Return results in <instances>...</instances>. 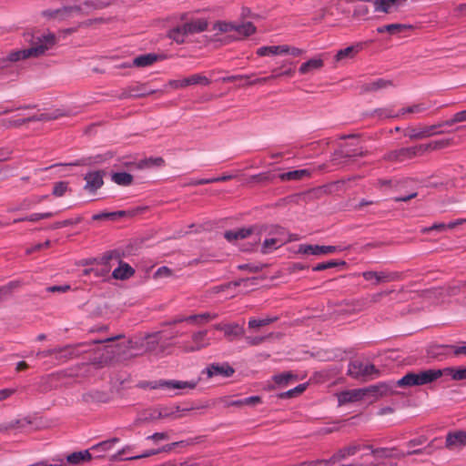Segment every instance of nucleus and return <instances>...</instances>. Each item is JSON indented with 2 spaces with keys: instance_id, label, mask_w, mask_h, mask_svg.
Here are the masks:
<instances>
[{
  "instance_id": "10",
  "label": "nucleus",
  "mask_w": 466,
  "mask_h": 466,
  "mask_svg": "<svg viewBox=\"0 0 466 466\" xmlns=\"http://www.w3.org/2000/svg\"><path fill=\"white\" fill-rule=\"evenodd\" d=\"M234 369L229 366L228 363L218 364L213 363L208 366L203 373H206L208 378H213L217 376H221L223 378H229L234 374Z\"/></svg>"
},
{
  "instance_id": "62",
  "label": "nucleus",
  "mask_w": 466,
  "mask_h": 466,
  "mask_svg": "<svg viewBox=\"0 0 466 466\" xmlns=\"http://www.w3.org/2000/svg\"><path fill=\"white\" fill-rule=\"evenodd\" d=\"M238 268L240 270H248L249 272H259L263 268V266L242 264V265H239L238 267Z\"/></svg>"
},
{
  "instance_id": "42",
  "label": "nucleus",
  "mask_w": 466,
  "mask_h": 466,
  "mask_svg": "<svg viewBox=\"0 0 466 466\" xmlns=\"http://www.w3.org/2000/svg\"><path fill=\"white\" fill-rule=\"evenodd\" d=\"M160 419H166V418H172L176 419L180 417L177 413L180 411V409L178 406L168 408V407H159L157 408Z\"/></svg>"
},
{
  "instance_id": "17",
  "label": "nucleus",
  "mask_w": 466,
  "mask_h": 466,
  "mask_svg": "<svg viewBox=\"0 0 466 466\" xmlns=\"http://www.w3.org/2000/svg\"><path fill=\"white\" fill-rule=\"evenodd\" d=\"M324 66V61L320 57H314L307 62L301 64L299 68V72L301 75L312 74L315 71L320 70Z\"/></svg>"
},
{
  "instance_id": "6",
  "label": "nucleus",
  "mask_w": 466,
  "mask_h": 466,
  "mask_svg": "<svg viewBox=\"0 0 466 466\" xmlns=\"http://www.w3.org/2000/svg\"><path fill=\"white\" fill-rule=\"evenodd\" d=\"M361 275L365 280L370 281L373 286L396 280L399 277L396 272L390 273L386 271L374 270L364 271Z\"/></svg>"
},
{
  "instance_id": "24",
  "label": "nucleus",
  "mask_w": 466,
  "mask_h": 466,
  "mask_svg": "<svg viewBox=\"0 0 466 466\" xmlns=\"http://www.w3.org/2000/svg\"><path fill=\"white\" fill-rule=\"evenodd\" d=\"M410 28V25L404 24H390L378 27L377 32L380 34L389 33L390 35H400Z\"/></svg>"
},
{
  "instance_id": "12",
  "label": "nucleus",
  "mask_w": 466,
  "mask_h": 466,
  "mask_svg": "<svg viewBox=\"0 0 466 466\" xmlns=\"http://www.w3.org/2000/svg\"><path fill=\"white\" fill-rule=\"evenodd\" d=\"M392 86V82L388 79L379 78L366 82L360 86V94L376 93Z\"/></svg>"
},
{
  "instance_id": "30",
  "label": "nucleus",
  "mask_w": 466,
  "mask_h": 466,
  "mask_svg": "<svg viewBox=\"0 0 466 466\" xmlns=\"http://www.w3.org/2000/svg\"><path fill=\"white\" fill-rule=\"evenodd\" d=\"M158 420H161V419H160V414H159L157 408L149 409V410H145L142 413V416L137 420L136 424L137 425L146 424V423L157 421Z\"/></svg>"
},
{
  "instance_id": "7",
  "label": "nucleus",
  "mask_w": 466,
  "mask_h": 466,
  "mask_svg": "<svg viewBox=\"0 0 466 466\" xmlns=\"http://www.w3.org/2000/svg\"><path fill=\"white\" fill-rule=\"evenodd\" d=\"M105 175L106 172L102 170L87 172L84 177L86 181L84 188L89 192H96L103 186Z\"/></svg>"
},
{
  "instance_id": "36",
  "label": "nucleus",
  "mask_w": 466,
  "mask_h": 466,
  "mask_svg": "<svg viewBox=\"0 0 466 466\" xmlns=\"http://www.w3.org/2000/svg\"><path fill=\"white\" fill-rule=\"evenodd\" d=\"M284 243L279 238H266L262 243L261 252L263 254L269 253L284 245Z\"/></svg>"
},
{
  "instance_id": "53",
  "label": "nucleus",
  "mask_w": 466,
  "mask_h": 466,
  "mask_svg": "<svg viewBox=\"0 0 466 466\" xmlns=\"http://www.w3.org/2000/svg\"><path fill=\"white\" fill-rule=\"evenodd\" d=\"M165 161L162 157L148 158L139 164V167H162Z\"/></svg>"
},
{
  "instance_id": "9",
  "label": "nucleus",
  "mask_w": 466,
  "mask_h": 466,
  "mask_svg": "<svg viewBox=\"0 0 466 466\" xmlns=\"http://www.w3.org/2000/svg\"><path fill=\"white\" fill-rule=\"evenodd\" d=\"M360 450V446L358 444H351L344 447L335 452L329 460L324 461V464L327 466H333L347 457L355 455Z\"/></svg>"
},
{
  "instance_id": "60",
  "label": "nucleus",
  "mask_w": 466,
  "mask_h": 466,
  "mask_svg": "<svg viewBox=\"0 0 466 466\" xmlns=\"http://www.w3.org/2000/svg\"><path fill=\"white\" fill-rule=\"evenodd\" d=\"M172 276V270L167 267H160L155 273L154 278H167Z\"/></svg>"
},
{
  "instance_id": "18",
  "label": "nucleus",
  "mask_w": 466,
  "mask_h": 466,
  "mask_svg": "<svg viewBox=\"0 0 466 466\" xmlns=\"http://www.w3.org/2000/svg\"><path fill=\"white\" fill-rule=\"evenodd\" d=\"M118 442H119V439L116 437H114L109 440H106V441H104L97 444L93 445L90 450L93 451L94 452L97 453V455H96L97 458H103V457H105V453L110 451L113 449L114 445Z\"/></svg>"
},
{
  "instance_id": "4",
  "label": "nucleus",
  "mask_w": 466,
  "mask_h": 466,
  "mask_svg": "<svg viewBox=\"0 0 466 466\" xmlns=\"http://www.w3.org/2000/svg\"><path fill=\"white\" fill-rule=\"evenodd\" d=\"M348 374L354 379H360L373 374L378 375L379 370L373 364L354 360L349 364Z\"/></svg>"
},
{
  "instance_id": "16",
  "label": "nucleus",
  "mask_w": 466,
  "mask_h": 466,
  "mask_svg": "<svg viewBox=\"0 0 466 466\" xmlns=\"http://www.w3.org/2000/svg\"><path fill=\"white\" fill-rule=\"evenodd\" d=\"M466 445V432L455 431L446 437V447L450 450L460 449Z\"/></svg>"
},
{
  "instance_id": "63",
  "label": "nucleus",
  "mask_w": 466,
  "mask_h": 466,
  "mask_svg": "<svg viewBox=\"0 0 466 466\" xmlns=\"http://www.w3.org/2000/svg\"><path fill=\"white\" fill-rule=\"evenodd\" d=\"M266 339H267V337H251V336H248L245 338L247 343L249 344L250 346L259 345L262 342H264Z\"/></svg>"
},
{
  "instance_id": "61",
  "label": "nucleus",
  "mask_w": 466,
  "mask_h": 466,
  "mask_svg": "<svg viewBox=\"0 0 466 466\" xmlns=\"http://www.w3.org/2000/svg\"><path fill=\"white\" fill-rule=\"evenodd\" d=\"M285 55L286 54H289L292 56H301L302 54H304V50L300 49V48H298V47H295V46H288V45H285Z\"/></svg>"
},
{
  "instance_id": "54",
  "label": "nucleus",
  "mask_w": 466,
  "mask_h": 466,
  "mask_svg": "<svg viewBox=\"0 0 466 466\" xmlns=\"http://www.w3.org/2000/svg\"><path fill=\"white\" fill-rule=\"evenodd\" d=\"M296 379V376L290 372L276 375L273 377L274 381L282 386H286L289 380Z\"/></svg>"
},
{
  "instance_id": "23",
  "label": "nucleus",
  "mask_w": 466,
  "mask_h": 466,
  "mask_svg": "<svg viewBox=\"0 0 466 466\" xmlns=\"http://www.w3.org/2000/svg\"><path fill=\"white\" fill-rule=\"evenodd\" d=\"M91 313L94 316L103 317L107 315L110 305L104 299H98L91 303Z\"/></svg>"
},
{
  "instance_id": "29",
  "label": "nucleus",
  "mask_w": 466,
  "mask_h": 466,
  "mask_svg": "<svg viewBox=\"0 0 466 466\" xmlns=\"http://www.w3.org/2000/svg\"><path fill=\"white\" fill-rule=\"evenodd\" d=\"M188 35L201 33L207 30L208 23L205 19H197L185 24Z\"/></svg>"
},
{
  "instance_id": "15",
  "label": "nucleus",
  "mask_w": 466,
  "mask_h": 466,
  "mask_svg": "<svg viewBox=\"0 0 466 466\" xmlns=\"http://www.w3.org/2000/svg\"><path fill=\"white\" fill-rule=\"evenodd\" d=\"M196 381H180V380H160L159 382L156 383L155 385H152V389L157 388H167V389H173V390H185V389H190L193 390L197 387Z\"/></svg>"
},
{
  "instance_id": "28",
  "label": "nucleus",
  "mask_w": 466,
  "mask_h": 466,
  "mask_svg": "<svg viewBox=\"0 0 466 466\" xmlns=\"http://www.w3.org/2000/svg\"><path fill=\"white\" fill-rule=\"evenodd\" d=\"M186 28L185 24L172 28L167 32V37L175 41L177 44H183L186 36L188 35V32Z\"/></svg>"
},
{
  "instance_id": "1",
  "label": "nucleus",
  "mask_w": 466,
  "mask_h": 466,
  "mask_svg": "<svg viewBox=\"0 0 466 466\" xmlns=\"http://www.w3.org/2000/svg\"><path fill=\"white\" fill-rule=\"evenodd\" d=\"M28 43L27 48L17 50V54L14 56L16 59L18 57L25 60L44 56L56 45V35L50 32H37L31 35Z\"/></svg>"
},
{
  "instance_id": "32",
  "label": "nucleus",
  "mask_w": 466,
  "mask_h": 466,
  "mask_svg": "<svg viewBox=\"0 0 466 466\" xmlns=\"http://www.w3.org/2000/svg\"><path fill=\"white\" fill-rule=\"evenodd\" d=\"M397 385L402 388L420 386L418 372H409L397 381Z\"/></svg>"
},
{
  "instance_id": "37",
  "label": "nucleus",
  "mask_w": 466,
  "mask_h": 466,
  "mask_svg": "<svg viewBox=\"0 0 466 466\" xmlns=\"http://www.w3.org/2000/svg\"><path fill=\"white\" fill-rule=\"evenodd\" d=\"M285 45L281 46H262L259 47L257 50V54L260 56L272 55V56H279V55H285Z\"/></svg>"
},
{
  "instance_id": "25",
  "label": "nucleus",
  "mask_w": 466,
  "mask_h": 466,
  "mask_svg": "<svg viewBox=\"0 0 466 466\" xmlns=\"http://www.w3.org/2000/svg\"><path fill=\"white\" fill-rule=\"evenodd\" d=\"M135 274V270L127 263L120 262L119 267L114 269L112 276L116 279H127Z\"/></svg>"
},
{
  "instance_id": "26",
  "label": "nucleus",
  "mask_w": 466,
  "mask_h": 466,
  "mask_svg": "<svg viewBox=\"0 0 466 466\" xmlns=\"http://www.w3.org/2000/svg\"><path fill=\"white\" fill-rule=\"evenodd\" d=\"M68 114L65 113L63 110H56L52 113H43L38 116H33L29 117H25L26 123L34 122V121H49L57 119L60 116H67Z\"/></svg>"
},
{
  "instance_id": "38",
  "label": "nucleus",
  "mask_w": 466,
  "mask_h": 466,
  "mask_svg": "<svg viewBox=\"0 0 466 466\" xmlns=\"http://www.w3.org/2000/svg\"><path fill=\"white\" fill-rule=\"evenodd\" d=\"M244 329L239 326L238 323H230L227 324V327L225 328L224 335L228 339H233L238 337H241L244 335Z\"/></svg>"
},
{
  "instance_id": "57",
  "label": "nucleus",
  "mask_w": 466,
  "mask_h": 466,
  "mask_svg": "<svg viewBox=\"0 0 466 466\" xmlns=\"http://www.w3.org/2000/svg\"><path fill=\"white\" fill-rule=\"evenodd\" d=\"M67 187H68V184L66 182H64V181L57 182L54 187L53 195H55L56 197H61L66 192Z\"/></svg>"
},
{
  "instance_id": "59",
  "label": "nucleus",
  "mask_w": 466,
  "mask_h": 466,
  "mask_svg": "<svg viewBox=\"0 0 466 466\" xmlns=\"http://www.w3.org/2000/svg\"><path fill=\"white\" fill-rule=\"evenodd\" d=\"M167 86H168L171 89L177 90L186 88L184 78L182 79H171L167 82Z\"/></svg>"
},
{
  "instance_id": "27",
  "label": "nucleus",
  "mask_w": 466,
  "mask_h": 466,
  "mask_svg": "<svg viewBox=\"0 0 466 466\" xmlns=\"http://www.w3.org/2000/svg\"><path fill=\"white\" fill-rule=\"evenodd\" d=\"M253 231L252 228H237L233 230H228L224 233V237L228 241H234L238 239H243L246 238L248 236H249Z\"/></svg>"
},
{
  "instance_id": "11",
  "label": "nucleus",
  "mask_w": 466,
  "mask_h": 466,
  "mask_svg": "<svg viewBox=\"0 0 466 466\" xmlns=\"http://www.w3.org/2000/svg\"><path fill=\"white\" fill-rule=\"evenodd\" d=\"M338 398V403L339 406L348 403H354L360 401L365 398L363 388L348 390L336 394Z\"/></svg>"
},
{
  "instance_id": "49",
  "label": "nucleus",
  "mask_w": 466,
  "mask_h": 466,
  "mask_svg": "<svg viewBox=\"0 0 466 466\" xmlns=\"http://www.w3.org/2000/svg\"><path fill=\"white\" fill-rule=\"evenodd\" d=\"M236 28V24L231 22L218 21L213 25V30L218 33H228Z\"/></svg>"
},
{
  "instance_id": "39",
  "label": "nucleus",
  "mask_w": 466,
  "mask_h": 466,
  "mask_svg": "<svg viewBox=\"0 0 466 466\" xmlns=\"http://www.w3.org/2000/svg\"><path fill=\"white\" fill-rule=\"evenodd\" d=\"M111 179L119 186H129L133 182V176L127 172H116L111 175Z\"/></svg>"
},
{
  "instance_id": "33",
  "label": "nucleus",
  "mask_w": 466,
  "mask_h": 466,
  "mask_svg": "<svg viewBox=\"0 0 466 466\" xmlns=\"http://www.w3.org/2000/svg\"><path fill=\"white\" fill-rule=\"evenodd\" d=\"M310 175V171L309 169H299V170H293L285 172L279 175V177L282 181L286 180H301L306 177H309Z\"/></svg>"
},
{
  "instance_id": "40",
  "label": "nucleus",
  "mask_w": 466,
  "mask_h": 466,
  "mask_svg": "<svg viewBox=\"0 0 466 466\" xmlns=\"http://www.w3.org/2000/svg\"><path fill=\"white\" fill-rule=\"evenodd\" d=\"M376 12L390 13L398 0H372Z\"/></svg>"
},
{
  "instance_id": "44",
  "label": "nucleus",
  "mask_w": 466,
  "mask_h": 466,
  "mask_svg": "<svg viewBox=\"0 0 466 466\" xmlns=\"http://www.w3.org/2000/svg\"><path fill=\"white\" fill-rule=\"evenodd\" d=\"M30 423L29 420L26 419H15L12 420L11 421L5 423L4 425L0 426V431H7V430H13V429H18L23 428Z\"/></svg>"
},
{
  "instance_id": "3",
  "label": "nucleus",
  "mask_w": 466,
  "mask_h": 466,
  "mask_svg": "<svg viewBox=\"0 0 466 466\" xmlns=\"http://www.w3.org/2000/svg\"><path fill=\"white\" fill-rule=\"evenodd\" d=\"M422 148L423 146H418L391 150L384 155L383 159L389 162H403L416 157Z\"/></svg>"
},
{
  "instance_id": "31",
  "label": "nucleus",
  "mask_w": 466,
  "mask_h": 466,
  "mask_svg": "<svg viewBox=\"0 0 466 466\" xmlns=\"http://www.w3.org/2000/svg\"><path fill=\"white\" fill-rule=\"evenodd\" d=\"M159 58H160V56H158L156 54H152V53L145 54V55H141L139 56H137L133 60V65L137 66V67H145V66H148L154 64Z\"/></svg>"
},
{
  "instance_id": "47",
  "label": "nucleus",
  "mask_w": 466,
  "mask_h": 466,
  "mask_svg": "<svg viewBox=\"0 0 466 466\" xmlns=\"http://www.w3.org/2000/svg\"><path fill=\"white\" fill-rule=\"evenodd\" d=\"M53 217L52 212H46V213H34L29 216H26L25 218L15 219V222H20V221H29V222H36L41 219L49 218Z\"/></svg>"
},
{
  "instance_id": "35",
  "label": "nucleus",
  "mask_w": 466,
  "mask_h": 466,
  "mask_svg": "<svg viewBox=\"0 0 466 466\" xmlns=\"http://www.w3.org/2000/svg\"><path fill=\"white\" fill-rule=\"evenodd\" d=\"M185 86L187 87L189 86L201 85V86H208L211 81L207 76L201 74H194L187 77L184 78Z\"/></svg>"
},
{
  "instance_id": "22",
  "label": "nucleus",
  "mask_w": 466,
  "mask_h": 466,
  "mask_svg": "<svg viewBox=\"0 0 466 466\" xmlns=\"http://www.w3.org/2000/svg\"><path fill=\"white\" fill-rule=\"evenodd\" d=\"M218 317V315L217 313L205 312V313H201V314H194V315L187 316L186 319H187V322L199 326V325L206 324V323L209 322L210 320L217 319Z\"/></svg>"
},
{
  "instance_id": "52",
  "label": "nucleus",
  "mask_w": 466,
  "mask_h": 466,
  "mask_svg": "<svg viewBox=\"0 0 466 466\" xmlns=\"http://www.w3.org/2000/svg\"><path fill=\"white\" fill-rule=\"evenodd\" d=\"M15 54H17V50L16 51H12L10 52L5 57H0V69H5V68H7L9 67V65L10 63H15V62H18V61H22L23 58H18L17 59L14 56Z\"/></svg>"
},
{
  "instance_id": "51",
  "label": "nucleus",
  "mask_w": 466,
  "mask_h": 466,
  "mask_svg": "<svg viewBox=\"0 0 466 466\" xmlns=\"http://www.w3.org/2000/svg\"><path fill=\"white\" fill-rule=\"evenodd\" d=\"M307 388V384H299V386L295 387L292 390H289L288 391L282 392L279 395L280 399H289V398H294L299 394H301Z\"/></svg>"
},
{
  "instance_id": "41",
  "label": "nucleus",
  "mask_w": 466,
  "mask_h": 466,
  "mask_svg": "<svg viewBox=\"0 0 466 466\" xmlns=\"http://www.w3.org/2000/svg\"><path fill=\"white\" fill-rule=\"evenodd\" d=\"M233 31L238 32L243 37H248L256 33L257 28L251 22H247L241 25L236 24V28Z\"/></svg>"
},
{
  "instance_id": "34",
  "label": "nucleus",
  "mask_w": 466,
  "mask_h": 466,
  "mask_svg": "<svg viewBox=\"0 0 466 466\" xmlns=\"http://www.w3.org/2000/svg\"><path fill=\"white\" fill-rule=\"evenodd\" d=\"M56 350H63L61 353H55L56 359L59 360H66L80 354V351L78 350V346L74 347L68 345L65 347L56 348Z\"/></svg>"
},
{
  "instance_id": "8",
  "label": "nucleus",
  "mask_w": 466,
  "mask_h": 466,
  "mask_svg": "<svg viewBox=\"0 0 466 466\" xmlns=\"http://www.w3.org/2000/svg\"><path fill=\"white\" fill-rule=\"evenodd\" d=\"M444 126L446 125L442 122L437 125L424 127L420 130L416 128H408L406 136H408L411 140L423 139L435 134H442L443 131H436V129Z\"/></svg>"
},
{
  "instance_id": "5",
  "label": "nucleus",
  "mask_w": 466,
  "mask_h": 466,
  "mask_svg": "<svg viewBox=\"0 0 466 466\" xmlns=\"http://www.w3.org/2000/svg\"><path fill=\"white\" fill-rule=\"evenodd\" d=\"M209 344L208 330H198L192 333L191 341L183 345V350L185 352H194L208 347Z\"/></svg>"
},
{
  "instance_id": "48",
  "label": "nucleus",
  "mask_w": 466,
  "mask_h": 466,
  "mask_svg": "<svg viewBox=\"0 0 466 466\" xmlns=\"http://www.w3.org/2000/svg\"><path fill=\"white\" fill-rule=\"evenodd\" d=\"M198 439L199 438H195V439L189 440V441H180L172 442V443H169V444H167V445L163 446L160 449V451H161V452H169L175 447H178V446L187 447V446H189V445H193V444H195V441H197Z\"/></svg>"
},
{
  "instance_id": "13",
  "label": "nucleus",
  "mask_w": 466,
  "mask_h": 466,
  "mask_svg": "<svg viewBox=\"0 0 466 466\" xmlns=\"http://www.w3.org/2000/svg\"><path fill=\"white\" fill-rule=\"evenodd\" d=\"M337 250L335 246H319V245H299L298 253L311 254V255H323L330 254Z\"/></svg>"
},
{
  "instance_id": "64",
  "label": "nucleus",
  "mask_w": 466,
  "mask_h": 466,
  "mask_svg": "<svg viewBox=\"0 0 466 466\" xmlns=\"http://www.w3.org/2000/svg\"><path fill=\"white\" fill-rule=\"evenodd\" d=\"M261 402V398L258 396H252L243 399V406H255Z\"/></svg>"
},
{
  "instance_id": "46",
  "label": "nucleus",
  "mask_w": 466,
  "mask_h": 466,
  "mask_svg": "<svg viewBox=\"0 0 466 466\" xmlns=\"http://www.w3.org/2000/svg\"><path fill=\"white\" fill-rule=\"evenodd\" d=\"M278 319L277 317L274 318H265L261 319H251L248 320V328L252 329H258L261 327L269 325L270 323L276 321Z\"/></svg>"
},
{
  "instance_id": "45",
  "label": "nucleus",
  "mask_w": 466,
  "mask_h": 466,
  "mask_svg": "<svg viewBox=\"0 0 466 466\" xmlns=\"http://www.w3.org/2000/svg\"><path fill=\"white\" fill-rule=\"evenodd\" d=\"M451 143H452L451 138L437 140V141L431 142L427 145H422L423 148L420 151H425L428 149H432V150L441 149V148H444V147L450 146Z\"/></svg>"
},
{
  "instance_id": "2",
  "label": "nucleus",
  "mask_w": 466,
  "mask_h": 466,
  "mask_svg": "<svg viewBox=\"0 0 466 466\" xmlns=\"http://www.w3.org/2000/svg\"><path fill=\"white\" fill-rule=\"evenodd\" d=\"M121 348L120 344L96 348L95 355L91 359V364L101 368L112 363L119 354Z\"/></svg>"
},
{
  "instance_id": "20",
  "label": "nucleus",
  "mask_w": 466,
  "mask_h": 466,
  "mask_svg": "<svg viewBox=\"0 0 466 466\" xmlns=\"http://www.w3.org/2000/svg\"><path fill=\"white\" fill-rule=\"evenodd\" d=\"M93 456L88 450L76 451L69 454L66 457V461L68 463L72 465H79L85 461H90Z\"/></svg>"
},
{
  "instance_id": "50",
  "label": "nucleus",
  "mask_w": 466,
  "mask_h": 466,
  "mask_svg": "<svg viewBox=\"0 0 466 466\" xmlns=\"http://www.w3.org/2000/svg\"><path fill=\"white\" fill-rule=\"evenodd\" d=\"M19 287V282L14 281L9 284L0 287V301L6 299L10 297L12 291Z\"/></svg>"
},
{
  "instance_id": "21",
  "label": "nucleus",
  "mask_w": 466,
  "mask_h": 466,
  "mask_svg": "<svg viewBox=\"0 0 466 466\" xmlns=\"http://www.w3.org/2000/svg\"><path fill=\"white\" fill-rule=\"evenodd\" d=\"M360 51L359 46H348L344 49H340L337 52L334 56L336 62H345L350 59H353Z\"/></svg>"
},
{
  "instance_id": "14",
  "label": "nucleus",
  "mask_w": 466,
  "mask_h": 466,
  "mask_svg": "<svg viewBox=\"0 0 466 466\" xmlns=\"http://www.w3.org/2000/svg\"><path fill=\"white\" fill-rule=\"evenodd\" d=\"M365 397L368 395L374 396L376 399L391 395L393 393L392 386L388 383H380L377 385L363 388Z\"/></svg>"
},
{
  "instance_id": "19",
  "label": "nucleus",
  "mask_w": 466,
  "mask_h": 466,
  "mask_svg": "<svg viewBox=\"0 0 466 466\" xmlns=\"http://www.w3.org/2000/svg\"><path fill=\"white\" fill-rule=\"evenodd\" d=\"M418 373L420 379V386L431 383L443 376L442 370L440 369L424 370L419 371Z\"/></svg>"
},
{
  "instance_id": "55",
  "label": "nucleus",
  "mask_w": 466,
  "mask_h": 466,
  "mask_svg": "<svg viewBox=\"0 0 466 466\" xmlns=\"http://www.w3.org/2000/svg\"><path fill=\"white\" fill-rule=\"evenodd\" d=\"M339 265L340 266H345L346 262L345 261H339V262L328 261V262H323V263H319L317 266H315L313 270H315V271H321V270H325V269H328V268H333V267H336V266H339Z\"/></svg>"
},
{
  "instance_id": "58",
  "label": "nucleus",
  "mask_w": 466,
  "mask_h": 466,
  "mask_svg": "<svg viewBox=\"0 0 466 466\" xmlns=\"http://www.w3.org/2000/svg\"><path fill=\"white\" fill-rule=\"evenodd\" d=\"M370 14V9L364 5H356L353 11L354 17H365Z\"/></svg>"
},
{
  "instance_id": "56",
  "label": "nucleus",
  "mask_w": 466,
  "mask_h": 466,
  "mask_svg": "<svg viewBox=\"0 0 466 466\" xmlns=\"http://www.w3.org/2000/svg\"><path fill=\"white\" fill-rule=\"evenodd\" d=\"M466 121V109L456 113L451 119L444 121L446 126H452L459 122Z\"/></svg>"
},
{
  "instance_id": "43",
  "label": "nucleus",
  "mask_w": 466,
  "mask_h": 466,
  "mask_svg": "<svg viewBox=\"0 0 466 466\" xmlns=\"http://www.w3.org/2000/svg\"><path fill=\"white\" fill-rule=\"evenodd\" d=\"M443 375H451L455 380H466V368L455 370L453 368H445L442 370Z\"/></svg>"
}]
</instances>
